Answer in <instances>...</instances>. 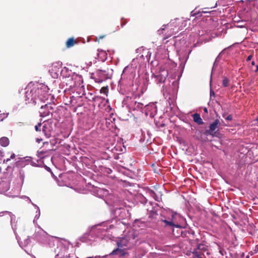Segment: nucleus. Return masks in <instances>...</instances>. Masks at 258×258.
<instances>
[{
    "mask_svg": "<svg viewBox=\"0 0 258 258\" xmlns=\"http://www.w3.org/2000/svg\"><path fill=\"white\" fill-rule=\"evenodd\" d=\"M215 66H216V62H215V63H214L213 68H214ZM213 69H214V68H213Z\"/></svg>",
    "mask_w": 258,
    "mask_h": 258,
    "instance_id": "obj_60",
    "label": "nucleus"
},
{
    "mask_svg": "<svg viewBox=\"0 0 258 258\" xmlns=\"http://www.w3.org/2000/svg\"><path fill=\"white\" fill-rule=\"evenodd\" d=\"M191 51L190 47L185 45L182 48L178 49L177 50L179 56V59L180 61V66L184 67L186 61L188 58V56Z\"/></svg>",
    "mask_w": 258,
    "mask_h": 258,
    "instance_id": "obj_10",
    "label": "nucleus"
},
{
    "mask_svg": "<svg viewBox=\"0 0 258 258\" xmlns=\"http://www.w3.org/2000/svg\"><path fill=\"white\" fill-rule=\"evenodd\" d=\"M107 256H108V255H105L102 256V257H106Z\"/></svg>",
    "mask_w": 258,
    "mask_h": 258,
    "instance_id": "obj_62",
    "label": "nucleus"
},
{
    "mask_svg": "<svg viewBox=\"0 0 258 258\" xmlns=\"http://www.w3.org/2000/svg\"><path fill=\"white\" fill-rule=\"evenodd\" d=\"M98 57L99 60L101 61H105L107 59V53L106 52L102 50H98Z\"/></svg>",
    "mask_w": 258,
    "mask_h": 258,
    "instance_id": "obj_23",
    "label": "nucleus"
},
{
    "mask_svg": "<svg viewBox=\"0 0 258 258\" xmlns=\"http://www.w3.org/2000/svg\"><path fill=\"white\" fill-rule=\"evenodd\" d=\"M61 66L62 63L60 61L55 62L52 63L49 70V73L52 78L54 79L59 78L62 70Z\"/></svg>",
    "mask_w": 258,
    "mask_h": 258,
    "instance_id": "obj_13",
    "label": "nucleus"
},
{
    "mask_svg": "<svg viewBox=\"0 0 258 258\" xmlns=\"http://www.w3.org/2000/svg\"><path fill=\"white\" fill-rule=\"evenodd\" d=\"M222 116L225 118L226 117V113H224L222 114Z\"/></svg>",
    "mask_w": 258,
    "mask_h": 258,
    "instance_id": "obj_51",
    "label": "nucleus"
},
{
    "mask_svg": "<svg viewBox=\"0 0 258 258\" xmlns=\"http://www.w3.org/2000/svg\"><path fill=\"white\" fill-rule=\"evenodd\" d=\"M0 144L3 147H7L9 144V140L7 137H2L0 139Z\"/></svg>",
    "mask_w": 258,
    "mask_h": 258,
    "instance_id": "obj_26",
    "label": "nucleus"
},
{
    "mask_svg": "<svg viewBox=\"0 0 258 258\" xmlns=\"http://www.w3.org/2000/svg\"><path fill=\"white\" fill-rule=\"evenodd\" d=\"M43 132L44 133V134L46 135V136H47L48 137H49L50 136V134L49 133H46V131L45 129V125L43 126Z\"/></svg>",
    "mask_w": 258,
    "mask_h": 258,
    "instance_id": "obj_43",
    "label": "nucleus"
},
{
    "mask_svg": "<svg viewBox=\"0 0 258 258\" xmlns=\"http://www.w3.org/2000/svg\"><path fill=\"white\" fill-rule=\"evenodd\" d=\"M8 113L1 114L0 115V121H2L4 118H6L8 116Z\"/></svg>",
    "mask_w": 258,
    "mask_h": 258,
    "instance_id": "obj_36",
    "label": "nucleus"
},
{
    "mask_svg": "<svg viewBox=\"0 0 258 258\" xmlns=\"http://www.w3.org/2000/svg\"><path fill=\"white\" fill-rule=\"evenodd\" d=\"M117 244L118 247H122L123 246H126L127 241L126 239L122 238V239H120L119 241H117ZM127 254V253L126 252V250L117 248L115 249H114L109 254V255H118L119 256H123Z\"/></svg>",
    "mask_w": 258,
    "mask_h": 258,
    "instance_id": "obj_14",
    "label": "nucleus"
},
{
    "mask_svg": "<svg viewBox=\"0 0 258 258\" xmlns=\"http://www.w3.org/2000/svg\"><path fill=\"white\" fill-rule=\"evenodd\" d=\"M100 93L104 94L107 95L108 92V86L106 87H103L100 89Z\"/></svg>",
    "mask_w": 258,
    "mask_h": 258,
    "instance_id": "obj_33",
    "label": "nucleus"
},
{
    "mask_svg": "<svg viewBox=\"0 0 258 258\" xmlns=\"http://www.w3.org/2000/svg\"><path fill=\"white\" fill-rule=\"evenodd\" d=\"M41 141H42V139H36V142L38 143H40Z\"/></svg>",
    "mask_w": 258,
    "mask_h": 258,
    "instance_id": "obj_49",
    "label": "nucleus"
},
{
    "mask_svg": "<svg viewBox=\"0 0 258 258\" xmlns=\"http://www.w3.org/2000/svg\"><path fill=\"white\" fill-rule=\"evenodd\" d=\"M155 201H158V202H159L160 199H161V198L159 196H158L156 194V196H154V197L153 198Z\"/></svg>",
    "mask_w": 258,
    "mask_h": 258,
    "instance_id": "obj_39",
    "label": "nucleus"
},
{
    "mask_svg": "<svg viewBox=\"0 0 258 258\" xmlns=\"http://www.w3.org/2000/svg\"><path fill=\"white\" fill-rule=\"evenodd\" d=\"M5 214L8 215L10 217L11 219V225L12 226V228L14 231V233L16 236V238L17 240V241L19 242V236L17 234V220L16 219L15 216L11 212L9 211H4L2 212H0V216H3Z\"/></svg>",
    "mask_w": 258,
    "mask_h": 258,
    "instance_id": "obj_15",
    "label": "nucleus"
},
{
    "mask_svg": "<svg viewBox=\"0 0 258 258\" xmlns=\"http://www.w3.org/2000/svg\"><path fill=\"white\" fill-rule=\"evenodd\" d=\"M137 198L139 199V201L142 204H145L147 203L146 198L142 195H138L137 197Z\"/></svg>",
    "mask_w": 258,
    "mask_h": 258,
    "instance_id": "obj_30",
    "label": "nucleus"
},
{
    "mask_svg": "<svg viewBox=\"0 0 258 258\" xmlns=\"http://www.w3.org/2000/svg\"><path fill=\"white\" fill-rule=\"evenodd\" d=\"M144 112L147 116L153 117L156 114L157 108L156 104L154 103H150L145 106Z\"/></svg>",
    "mask_w": 258,
    "mask_h": 258,
    "instance_id": "obj_17",
    "label": "nucleus"
},
{
    "mask_svg": "<svg viewBox=\"0 0 258 258\" xmlns=\"http://www.w3.org/2000/svg\"><path fill=\"white\" fill-rule=\"evenodd\" d=\"M176 67V64L170 60H166L164 64L161 66L159 71L153 74L151 80L157 84L168 83V79L166 80L169 72Z\"/></svg>",
    "mask_w": 258,
    "mask_h": 258,
    "instance_id": "obj_4",
    "label": "nucleus"
},
{
    "mask_svg": "<svg viewBox=\"0 0 258 258\" xmlns=\"http://www.w3.org/2000/svg\"><path fill=\"white\" fill-rule=\"evenodd\" d=\"M147 134L149 136H150V133H149V131H147Z\"/></svg>",
    "mask_w": 258,
    "mask_h": 258,
    "instance_id": "obj_59",
    "label": "nucleus"
},
{
    "mask_svg": "<svg viewBox=\"0 0 258 258\" xmlns=\"http://www.w3.org/2000/svg\"><path fill=\"white\" fill-rule=\"evenodd\" d=\"M199 35L202 36V35H204V34L203 32H201V31H199Z\"/></svg>",
    "mask_w": 258,
    "mask_h": 258,
    "instance_id": "obj_50",
    "label": "nucleus"
},
{
    "mask_svg": "<svg viewBox=\"0 0 258 258\" xmlns=\"http://www.w3.org/2000/svg\"><path fill=\"white\" fill-rule=\"evenodd\" d=\"M32 165L34 166H36L37 165V163H36L35 162H32Z\"/></svg>",
    "mask_w": 258,
    "mask_h": 258,
    "instance_id": "obj_52",
    "label": "nucleus"
},
{
    "mask_svg": "<svg viewBox=\"0 0 258 258\" xmlns=\"http://www.w3.org/2000/svg\"><path fill=\"white\" fill-rule=\"evenodd\" d=\"M237 27L239 28H243L245 27V25L240 24V25H238Z\"/></svg>",
    "mask_w": 258,
    "mask_h": 258,
    "instance_id": "obj_48",
    "label": "nucleus"
},
{
    "mask_svg": "<svg viewBox=\"0 0 258 258\" xmlns=\"http://www.w3.org/2000/svg\"><path fill=\"white\" fill-rule=\"evenodd\" d=\"M40 216V210H36L35 212V215L33 220V223L35 225H37V220L39 219Z\"/></svg>",
    "mask_w": 258,
    "mask_h": 258,
    "instance_id": "obj_27",
    "label": "nucleus"
},
{
    "mask_svg": "<svg viewBox=\"0 0 258 258\" xmlns=\"http://www.w3.org/2000/svg\"><path fill=\"white\" fill-rule=\"evenodd\" d=\"M220 123V121L218 119H216L214 122L210 124L209 128L205 131L204 134L206 136L210 135L212 137H214L215 136L216 131L218 130Z\"/></svg>",
    "mask_w": 258,
    "mask_h": 258,
    "instance_id": "obj_16",
    "label": "nucleus"
},
{
    "mask_svg": "<svg viewBox=\"0 0 258 258\" xmlns=\"http://www.w3.org/2000/svg\"><path fill=\"white\" fill-rule=\"evenodd\" d=\"M146 194L152 198L156 196V193L153 190L149 189L147 190Z\"/></svg>",
    "mask_w": 258,
    "mask_h": 258,
    "instance_id": "obj_34",
    "label": "nucleus"
},
{
    "mask_svg": "<svg viewBox=\"0 0 258 258\" xmlns=\"http://www.w3.org/2000/svg\"><path fill=\"white\" fill-rule=\"evenodd\" d=\"M192 258H208L210 251L208 246L204 244H198L196 247L191 249L188 254Z\"/></svg>",
    "mask_w": 258,
    "mask_h": 258,
    "instance_id": "obj_7",
    "label": "nucleus"
},
{
    "mask_svg": "<svg viewBox=\"0 0 258 258\" xmlns=\"http://www.w3.org/2000/svg\"><path fill=\"white\" fill-rule=\"evenodd\" d=\"M87 258H93V257H87Z\"/></svg>",
    "mask_w": 258,
    "mask_h": 258,
    "instance_id": "obj_64",
    "label": "nucleus"
},
{
    "mask_svg": "<svg viewBox=\"0 0 258 258\" xmlns=\"http://www.w3.org/2000/svg\"><path fill=\"white\" fill-rule=\"evenodd\" d=\"M87 64L89 66H91L92 65V62L91 61H89Z\"/></svg>",
    "mask_w": 258,
    "mask_h": 258,
    "instance_id": "obj_54",
    "label": "nucleus"
},
{
    "mask_svg": "<svg viewBox=\"0 0 258 258\" xmlns=\"http://www.w3.org/2000/svg\"><path fill=\"white\" fill-rule=\"evenodd\" d=\"M251 64H252V66H254V65H255V62H254V61H252L251 62Z\"/></svg>",
    "mask_w": 258,
    "mask_h": 258,
    "instance_id": "obj_56",
    "label": "nucleus"
},
{
    "mask_svg": "<svg viewBox=\"0 0 258 258\" xmlns=\"http://www.w3.org/2000/svg\"><path fill=\"white\" fill-rule=\"evenodd\" d=\"M229 83V80L226 77H223L222 80V86L224 87H226L228 86Z\"/></svg>",
    "mask_w": 258,
    "mask_h": 258,
    "instance_id": "obj_31",
    "label": "nucleus"
},
{
    "mask_svg": "<svg viewBox=\"0 0 258 258\" xmlns=\"http://www.w3.org/2000/svg\"><path fill=\"white\" fill-rule=\"evenodd\" d=\"M69 248L67 249V252L64 253V257L63 258H76V256L74 254H70L68 253ZM56 258V256H55Z\"/></svg>",
    "mask_w": 258,
    "mask_h": 258,
    "instance_id": "obj_32",
    "label": "nucleus"
},
{
    "mask_svg": "<svg viewBox=\"0 0 258 258\" xmlns=\"http://www.w3.org/2000/svg\"><path fill=\"white\" fill-rule=\"evenodd\" d=\"M252 57V55H249V56L247 57L246 60H247V61H248L250 60L251 59Z\"/></svg>",
    "mask_w": 258,
    "mask_h": 258,
    "instance_id": "obj_47",
    "label": "nucleus"
},
{
    "mask_svg": "<svg viewBox=\"0 0 258 258\" xmlns=\"http://www.w3.org/2000/svg\"><path fill=\"white\" fill-rule=\"evenodd\" d=\"M190 14H191V16H195L196 15H197L198 13L195 11H192V12H191Z\"/></svg>",
    "mask_w": 258,
    "mask_h": 258,
    "instance_id": "obj_46",
    "label": "nucleus"
},
{
    "mask_svg": "<svg viewBox=\"0 0 258 258\" xmlns=\"http://www.w3.org/2000/svg\"><path fill=\"white\" fill-rule=\"evenodd\" d=\"M75 43V40L74 38H69L67 41L66 42V46L68 48H70L72 47Z\"/></svg>",
    "mask_w": 258,
    "mask_h": 258,
    "instance_id": "obj_28",
    "label": "nucleus"
},
{
    "mask_svg": "<svg viewBox=\"0 0 258 258\" xmlns=\"http://www.w3.org/2000/svg\"><path fill=\"white\" fill-rule=\"evenodd\" d=\"M258 72V65H256V70L255 71V72Z\"/></svg>",
    "mask_w": 258,
    "mask_h": 258,
    "instance_id": "obj_53",
    "label": "nucleus"
},
{
    "mask_svg": "<svg viewBox=\"0 0 258 258\" xmlns=\"http://www.w3.org/2000/svg\"><path fill=\"white\" fill-rule=\"evenodd\" d=\"M133 73V71L131 70V69L128 67V66L125 67L121 75V81H125L126 80H131L132 79L133 75H131V74Z\"/></svg>",
    "mask_w": 258,
    "mask_h": 258,
    "instance_id": "obj_20",
    "label": "nucleus"
},
{
    "mask_svg": "<svg viewBox=\"0 0 258 258\" xmlns=\"http://www.w3.org/2000/svg\"><path fill=\"white\" fill-rule=\"evenodd\" d=\"M204 111H205V112H208V110H207V108H204Z\"/></svg>",
    "mask_w": 258,
    "mask_h": 258,
    "instance_id": "obj_57",
    "label": "nucleus"
},
{
    "mask_svg": "<svg viewBox=\"0 0 258 258\" xmlns=\"http://www.w3.org/2000/svg\"><path fill=\"white\" fill-rule=\"evenodd\" d=\"M114 227V225L111 224L109 221L103 222L93 227L88 233L83 235L80 238V240L83 242H86L88 241H95L96 239H103L108 230Z\"/></svg>",
    "mask_w": 258,
    "mask_h": 258,
    "instance_id": "obj_3",
    "label": "nucleus"
},
{
    "mask_svg": "<svg viewBox=\"0 0 258 258\" xmlns=\"http://www.w3.org/2000/svg\"><path fill=\"white\" fill-rule=\"evenodd\" d=\"M169 81L163 86V95L165 99L172 102L176 98L178 89V82L175 78H168Z\"/></svg>",
    "mask_w": 258,
    "mask_h": 258,
    "instance_id": "obj_6",
    "label": "nucleus"
},
{
    "mask_svg": "<svg viewBox=\"0 0 258 258\" xmlns=\"http://www.w3.org/2000/svg\"><path fill=\"white\" fill-rule=\"evenodd\" d=\"M15 157V155L14 153H13L11 154L10 158H7L6 160H4V161H6V162H8L10 160H11V159H14Z\"/></svg>",
    "mask_w": 258,
    "mask_h": 258,
    "instance_id": "obj_37",
    "label": "nucleus"
},
{
    "mask_svg": "<svg viewBox=\"0 0 258 258\" xmlns=\"http://www.w3.org/2000/svg\"><path fill=\"white\" fill-rule=\"evenodd\" d=\"M101 256L100 255L95 256L94 257H93V258H101Z\"/></svg>",
    "mask_w": 258,
    "mask_h": 258,
    "instance_id": "obj_55",
    "label": "nucleus"
},
{
    "mask_svg": "<svg viewBox=\"0 0 258 258\" xmlns=\"http://www.w3.org/2000/svg\"><path fill=\"white\" fill-rule=\"evenodd\" d=\"M111 213L114 217L118 220L125 219L128 214V211L126 209L122 207H116L115 206L111 210Z\"/></svg>",
    "mask_w": 258,
    "mask_h": 258,
    "instance_id": "obj_12",
    "label": "nucleus"
},
{
    "mask_svg": "<svg viewBox=\"0 0 258 258\" xmlns=\"http://www.w3.org/2000/svg\"><path fill=\"white\" fill-rule=\"evenodd\" d=\"M132 108L134 110H142L146 105L142 103L134 101L133 102Z\"/></svg>",
    "mask_w": 258,
    "mask_h": 258,
    "instance_id": "obj_22",
    "label": "nucleus"
},
{
    "mask_svg": "<svg viewBox=\"0 0 258 258\" xmlns=\"http://www.w3.org/2000/svg\"><path fill=\"white\" fill-rule=\"evenodd\" d=\"M31 204L34 207V208L36 209V210H40L39 207L37 205L35 204L33 202L31 203Z\"/></svg>",
    "mask_w": 258,
    "mask_h": 258,
    "instance_id": "obj_41",
    "label": "nucleus"
},
{
    "mask_svg": "<svg viewBox=\"0 0 258 258\" xmlns=\"http://www.w3.org/2000/svg\"><path fill=\"white\" fill-rule=\"evenodd\" d=\"M111 74L107 70H98L92 75V78L95 80L96 82L100 83L110 78Z\"/></svg>",
    "mask_w": 258,
    "mask_h": 258,
    "instance_id": "obj_11",
    "label": "nucleus"
},
{
    "mask_svg": "<svg viewBox=\"0 0 258 258\" xmlns=\"http://www.w3.org/2000/svg\"><path fill=\"white\" fill-rule=\"evenodd\" d=\"M186 22L187 21L183 20L182 18H176L171 21L167 25H163V28L158 30V33L159 34H161L163 33V31L165 30V29L168 30V34H166V36L164 38V39H166L175 34L179 30L183 29L186 26Z\"/></svg>",
    "mask_w": 258,
    "mask_h": 258,
    "instance_id": "obj_5",
    "label": "nucleus"
},
{
    "mask_svg": "<svg viewBox=\"0 0 258 258\" xmlns=\"http://www.w3.org/2000/svg\"><path fill=\"white\" fill-rule=\"evenodd\" d=\"M147 210L148 212L149 217L153 219H156L158 215L156 207H153L152 203H150V205H147Z\"/></svg>",
    "mask_w": 258,
    "mask_h": 258,
    "instance_id": "obj_19",
    "label": "nucleus"
},
{
    "mask_svg": "<svg viewBox=\"0 0 258 258\" xmlns=\"http://www.w3.org/2000/svg\"><path fill=\"white\" fill-rule=\"evenodd\" d=\"M46 152L45 151H38L37 153V156L38 158L39 159V160H41L43 158H44L46 156Z\"/></svg>",
    "mask_w": 258,
    "mask_h": 258,
    "instance_id": "obj_29",
    "label": "nucleus"
},
{
    "mask_svg": "<svg viewBox=\"0 0 258 258\" xmlns=\"http://www.w3.org/2000/svg\"><path fill=\"white\" fill-rule=\"evenodd\" d=\"M155 201H158V202H159L160 199H161V198L159 196H158L156 194V196H154V197L153 198Z\"/></svg>",
    "mask_w": 258,
    "mask_h": 258,
    "instance_id": "obj_38",
    "label": "nucleus"
},
{
    "mask_svg": "<svg viewBox=\"0 0 258 258\" xmlns=\"http://www.w3.org/2000/svg\"><path fill=\"white\" fill-rule=\"evenodd\" d=\"M184 24H182V23H180L179 26H184Z\"/></svg>",
    "mask_w": 258,
    "mask_h": 258,
    "instance_id": "obj_61",
    "label": "nucleus"
},
{
    "mask_svg": "<svg viewBox=\"0 0 258 258\" xmlns=\"http://www.w3.org/2000/svg\"><path fill=\"white\" fill-rule=\"evenodd\" d=\"M219 252L222 255H224V254H226V252L224 249H222L221 248L219 249Z\"/></svg>",
    "mask_w": 258,
    "mask_h": 258,
    "instance_id": "obj_40",
    "label": "nucleus"
},
{
    "mask_svg": "<svg viewBox=\"0 0 258 258\" xmlns=\"http://www.w3.org/2000/svg\"><path fill=\"white\" fill-rule=\"evenodd\" d=\"M10 186L9 181H2L0 182V194L4 193L7 191Z\"/></svg>",
    "mask_w": 258,
    "mask_h": 258,
    "instance_id": "obj_21",
    "label": "nucleus"
},
{
    "mask_svg": "<svg viewBox=\"0 0 258 258\" xmlns=\"http://www.w3.org/2000/svg\"><path fill=\"white\" fill-rule=\"evenodd\" d=\"M104 37V36H99V39H102V38H103Z\"/></svg>",
    "mask_w": 258,
    "mask_h": 258,
    "instance_id": "obj_58",
    "label": "nucleus"
},
{
    "mask_svg": "<svg viewBox=\"0 0 258 258\" xmlns=\"http://www.w3.org/2000/svg\"><path fill=\"white\" fill-rule=\"evenodd\" d=\"M26 104L40 106L39 112L42 117L48 116L53 110L54 97L48 93L49 88L44 84L30 82L25 88Z\"/></svg>",
    "mask_w": 258,
    "mask_h": 258,
    "instance_id": "obj_1",
    "label": "nucleus"
},
{
    "mask_svg": "<svg viewBox=\"0 0 258 258\" xmlns=\"http://www.w3.org/2000/svg\"><path fill=\"white\" fill-rule=\"evenodd\" d=\"M211 94H214V92L211 91Z\"/></svg>",
    "mask_w": 258,
    "mask_h": 258,
    "instance_id": "obj_63",
    "label": "nucleus"
},
{
    "mask_svg": "<svg viewBox=\"0 0 258 258\" xmlns=\"http://www.w3.org/2000/svg\"><path fill=\"white\" fill-rule=\"evenodd\" d=\"M194 121L198 124H202L204 122L201 118L200 115L198 113H195L192 115Z\"/></svg>",
    "mask_w": 258,
    "mask_h": 258,
    "instance_id": "obj_24",
    "label": "nucleus"
},
{
    "mask_svg": "<svg viewBox=\"0 0 258 258\" xmlns=\"http://www.w3.org/2000/svg\"><path fill=\"white\" fill-rule=\"evenodd\" d=\"M40 126H41L40 123H39L37 125H35V130L36 131H39V127H40Z\"/></svg>",
    "mask_w": 258,
    "mask_h": 258,
    "instance_id": "obj_44",
    "label": "nucleus"
},
{
    "mask_svg": "<svg viewBox=\"0 0 258 258\" xmlns=\"http://www.w3.org/2000/svg\"><path fill=\"white\" fill-rule=\"evenodd\" d=\"M225 119L227 120H231L232 119V116L231 115H229L226 117H225Z\"/></svg>",
    "mask_w": 258,
    "mask_h": 258,
    "instance_id": "obj_42",
    "label": "nucleus"
},
{
    "mask_svg": "<svg viewBox=\"0 0 258 258\" xmlns=\"http://www.w3.org/2000/svg\"><path fill=\"white\" fill-rule=\"evenodd\" d=\"M70 103L73 106H74L76 105L77 101H76V98L74 96L70 97Z\"/></svg>",
    "mask_w": 258,
    "mask_h": 258,
    "instance_id": "obj_35",
    "label": "nucleus"
},
{
    "mask_svg": "<svg viewBox=\"0 0 258 258\" xmlns=\"http://www.w3.org/2000/svg\"><path fill=\"white\" fill-rule=\"evenodd\" d=\"M92 192L94 195L100 198H103L109 194L108 190L100 187H95Z\"/></svg>",
    "mask_w": 258,
    "mask_h": 258,
    "instance_id": "obj_18",
    "label": "nucleus"
},
{
    "mask_svg": "<svg viewBox=\"0 0 258 258\" xmlns=\"http://www.w3.org/2000/svg\"><path fill=\"white\" fill-rule=\"evenodd\" d=\"M20 238L19 237V242L18 241L19 245L22 248H24V247L26 246L30 242V239L29 237H28L26 239L24 240L23 242L20 241Z\"/></svg>",
    "mask_w": 258,
    "mask_h": 258,
    "instance_id": "obj_25",
    "label": "nucleus"
},
{
    "mask_svg": "<svg viewBox=\"0 0 258 258\" xmlns=\"http://www.w3.org/2000/svg\"><path fill=\"white\" fill-rule=\"evenodd\" d=\"M38 228L39 230L36 232L35 235L36 240L43 246L49 247H52L56 244L57 247L54 249V252L56 253V258H63L64 253L70 246L69 241L64 239L60 240L56 237L48 235L39 226Z\"/></svg>",
    "mask_w": 258,
    "mask_h": 258,
    "instance_id": "obj_2",
    "label": "nucleus"
},
{
    "mask_svg": "<svg viewBox=\"0 0 258 258\" xmlns=\"http://www.w3.org/2000/svg\"><path fill=\"white\" fill-rule=\"evenodd\" d=\"M171 218L168 219L161 218V221L164 223L165 226L167 227L180 228V224L184 221V218L180 214L177 213L170 212Z\"/></svg>",
    "mask_w": 258,
    "mask_h": 258,
    "instance_id": "obj_8",
    "label": "nucleus"
},
{
    "mask_svg": "<svg viewBox=\"0 0 258 258\" xmlns=\"http://www.w3.org/2000/svg\"><path fill=\"white\" fill-rule=\"evenodd\" d=\"M24 199L27 201H28L29 203H30L31 204L32 203V202L31 201V199L28 197H26V196H25L24 197Z\"/></svg>",
    "mask_w": 258,
    "mask_h": 258,
    "instance_id": "obj_45",
    "label": "nucleus"
},
{
    "mask_svg": "<svg viewBox=\"0 0 258 258\" xmlns=\"http://www.w3.org/2000/svg\"><path fill=\"white\" fill-rule=\"evenodd\" d=\"M60 77L66 79V84L69 85L70 87H74L76 85V80L80 79L79 76L66 67L62 68L59 78Z\"/></svg>",
    "mask_w": 258,
    "mask_h": 258,
    "instance_id": "obj_9",
    "label": "nucleus"
}]
</instances>
